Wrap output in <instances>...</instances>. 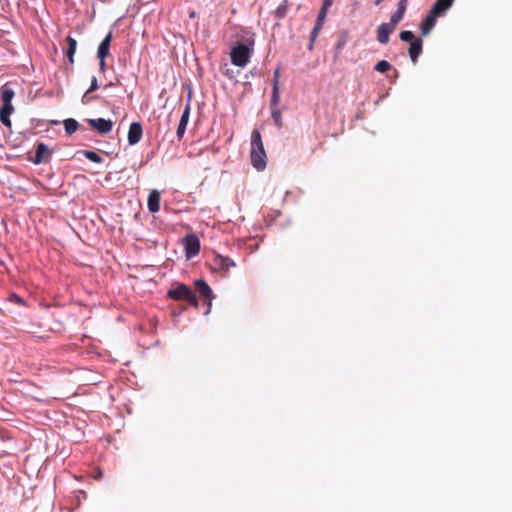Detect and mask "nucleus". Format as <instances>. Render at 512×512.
<instances>
[{"mask_svg":"<svg viewBox=\"0 0 512 512\" xmlns=\"http://www.w3.org/2000/svg\"><path fill=\"white\" fill-rule=\"evenodd\" d=\"M250 158L251 164L256 170L262 171L266 168V152L263 146L261 134L256 129L251 133Z\"/></svg>","mask_w":512,"mask_h":512,"instance_id":"1","label":"nucleus"},{"mask_svg":"<svg viewBox=\"0 0 512 512\" xmlns=\"http://www.w3.org/2000/svg\"><path fill=\"white\" fill-rule=\"evenodd\" d=\"M167 297L175 301H186L194 308H198L199 302L196 293L184 283L176 282L167 291Z\"/></svg>","mask_w":512,"mask_h":512,"instance_id":"2","label":"nucleus"},{"mask_svg":"<svg viewBox=\"0 0 512 512\" xmlns=\"http://www.w3.org/2000/svg\"><path fill=\"white\" fill-rule=\"evenodd\" d=\"M254 41L251 43H237L230 52L231 63L238 67H245L250 60L253 49L250 46H253Z\"/></svg>","mask_w":512,"mask_h":512,"instance_id":"3","label":"nucleus"},{"mask_svg":"<svg viewBox=\"0 0 512 512\" xmlns=\"http://www.w3.org/2000/svg\"><path fill=\"white\" fill-rule=\"evenodd\" d=\"M53 155V151L43 142L36 143L35 156L28 157V161L32 162L35 165H40L42 163H47L51 160Z\"/></svg>","mask_w":512,"mask_h":512,"instance_id":"4","label":"nucleus"},{"mask_svg":"<svg viewBox=\"0 0 512 512\" xmlns=\"http://www.w3.org/2000/svg\"><path fill=\"white\" fill-rule=\"evenodd\" d=\"M183 244H184V249H185V256L188 259L196 256L200 251V240L193 233L188 234L183 239Z\"/></svg>","mask_w":512,"mask_h":512,"instance_id":"5","label":"nucleus"},{"mask_svg":"<svg viewBox=\"0 0 512 512\" xmlns=\"http://www.w3.org/2000/svg\"><path fill=\"white\" fill-rule=\"evenodd\" d=\"M87 123L100 134H108L113 128V122L110 119H87Z\"/></svg>","mask_w":512,"mask_h":512,"instance_id":"6","label":"nucleus"},{"mask_svg":"<svg viewBox=\"0 0 512 512\" xmlns=\"http://www.w3.org/2000/svg\"><path fill=\"white\" fill-rule=\"evenodd\" d=\"M143 128L140 122H132L129 126L127 140L129 145H136L142 138Z\"/></svg>","mask_w":512,"mask_h":512,"instance_id":"7","label":"nucleus"},{"mask_svg":"<svg viewBox=\"0 0 512 512\" xmlns=\"http://www.w3.org/2000/svg\"><path fill=\"white\" fill-rule=\"evenodd\" d=\"M196 292L199 294L203 300H213L215 298V295L211 289V287L208 285V283L204 279H197L194 282Z\"/></svg>","mask_w":512,"mask_h":512,"instance_id":"8","label":"nucleus"},{"mask_svg":"<svg viewBox=\"0 0 512 512\" xmlns=\"http://www.w3.org/2000/svg\"><path fill=\"white\" fill-rule=\"evenodd\" d=\"M190 117V101L188 100L187 104L185 105V108L182 112L177 131L176 136L178 140H181L185 134L187 124L189 122Z\"/></svg>","mask_w":512,"mask_h":512,"instance_id":"9","label":"nucleus"},{"mask_svg":"<svg viewBox=\"0 0 512 512\" xmlns=\"http://www.w3.org/2000/svg\"><path fill=\"white\" fill-rule=\"evenodd\" d=\"M394 30L395 28L390 26L387 22L380 24L377 28V41L383 45L387 44L390 34H392Z\"/></svg>","mask_w":512,"mask_h":512,"instance_id":"10","label":"nucleus"},{"mask_svg":"<svg viewBox=\"0 0 512 512\" xmlns=\"http://www.w3.org/2000/svg\"><path fill=\"white\" fill-rule=\"evenodd\" d=\"M438 15L429 11L428 15L422 20L420 24L421 33L423 36L428 35L436 25Z\"/></svg>","mask_w":512,"mask_h":512,"instance_id":"11","label":"nucleus"},{"mask_svg":"<svg viewBox=\"0 0 512 512\" xmlns=\"http://www.w3.org/2000/svg\"><path fill=\"white\" fill-rule=\"evenodd\" d=\"M423 51V41L421 38H416L415 40L410 43V47L408 50L409 56L411 61L416 64L418 62L419 56L422 54Z\"/></svg>","mask_w":512,"mask_h":512,"instance_id":"12","label":"nucleus"},{"mask_svg":"<svg viewBox=\"0 0 512 512\" xmlns=\"http://www.w3.org/2000/svg\"><path fill=\"white\" fill-rule=\"evenodd\" d=\"M112 38V32L110 31L100 42L97 49V57L107 58L109 56Z\"/></svg>","mask_w":512,"mask_h":512,"instance_id":"13","label":"nucleus"},{"mask_svg":"<svg viewBox=\"0 0 512 512\" xmlns=\"http://www.w3.org/2000/svg\"><path fill=\"white\" fill-rule=\"evenodd\" d=\"M13 112L14 106L12 104H2L0 108V121L7 128L12 126L10 116Z\"/></svg>","mask_w":512,"mask_h":512,"instance_id":"14","label":"nucleus"},{"mask_svg":"<svg viewBox=\"0 0 512 512\" xmlns=\"http://www.w3.org/2000/svg\"><path fill=\"white\" fill-rule=\"evenodd\" d=\"M453 2L454 0H436L430 11L437 14L438 17L442 16L453 5Z\"/></svg>","mask_w":512,"mask_h":512,"instance_id":"15","label":"nucleus"},{"mask_svg":"<svg viewBox=\"0 0 512 512\" xmlns=\"http://www.w3.org/2000/svg\"><path fill=\"white\" fill-rule=\"evenodd\" d=\"M160 193L158 190H152L148 195V210L151 213H156L160 210Z\"/></svg>","mask_w":512,"mask_h":512,"instance_id":"16","label":"nucleus"},{"mask_svg":"<svg viewBox=\"0 0 512 512\" xmlns=\"http://www.w3.org/2000/svg\"><path fill=\"white\" fill-rule=\"evenodd\" d=\"M214 265L218 269L224 272H228L231 267L235 266V262L229 257L217 255L214 258Z\"/></svg>","mask_w":512,"mask_h":512,"instance_id":"17","label":"nucleus"},{"mask_svg":"<svg viewBox=\"0 0 512 512\" xmlns=\"http://www.w3.org/2000/svg\"><path fill=\"white\" fill-rule=\"evenodd\" d=\"M15 96L13 88L7 83L1 87V101L2 104H12V100Z\"/></svg>","mask_w":512,"mask_h":512,"instance_id":"18","label":"nucleus"},{"mask_svg":"<svg viewBox=\"0 0 512 512\" xmlns=\"http://www.w3.org/2000/svg\"><path fill=\"white\" fill-rule=\"evenodd\" d=\"M66 41L68 44V47L66 50V56L69 60V63L73 64L74 63V55H75L76 48H77V41L75 38H73L71 36H67Z\"/></svg>","mask_w":512,"mask_h":512,"instance_id":"19","label":"nucleus"},{"mask_svg":"<svg viewBox=\"0 0 512 512\" xmlns=\"http://www.w3.org/2000/svg\"><path fill=\"white\" fill-rule=\"evenodd\" d=\"M64 129L67 135H72L75 133L79 128L80 125L74 118H67L63 121Z\"/></svg>","mask_w":512,"mask_h":512,"instance_id":"20","label":"nucleus"},{"mask_svg":"<svg viewBox=\"0 0 512 512\" xmlns=\"http://www.w3.org/2000/svg\"><path fill=\"white\" fill-rule=\"evenodd\" d=\"M288 8H289L288 0H283L280 3V5L276 8V10L274 11L275 18L277 20L283 19L287 14Z\"/></svg>","mask_w":512,"mask_h":512,"instance_id":"21","label":"nucleus"},{"mask_svg":"<svg viewBox=\"0 0 512 512\" xmlns=\"http://www.w3.org/2000/svg\"><path fill=\"white\" fill-rule=\"evenodd\" d=\"M280 101V95H279V87L276 86V83H273L272 85V93H271V99H270V107L271 110L278 109L277 106Z\"/></svg>","mask_w":512,"mask_h":512,"instance_id":"22","label":"nucleus"},{"mask_svg":"<svg viewBox=\"0 0 512 512\" xmlns=\"http://www.w3.org/2000/svg\"><path fill=\"white\" fill-rule=\"evenodd\" d=\"M405 12L406 11L397 8V10L391 15L390 21L387 23L393 28H396L397 24L403 19Z\"/></svg>","mask_w":512,"mask_h":512,"instance_id":"23","label":"nucleus"},{"mask_svg":"<svg viewBox=\"0 0 512 512\" xmlns=\"http://www.w3.org/2000/svg\"><path fill=\"white\" fill-rule=\"evenodd\" d=\"M82 154L84 155L85 158H87L89 161H91L93 163L99 164V163L103 162V158L95 151L84 150V151H82Z\"/></svg>","mask_w":512,"mask_h":512,"instance_id":"24","label":"nucleus"},{"mask_svg":"<svg viewBox=\"0 0 512 512\" xmlns=\"http://www.w3.org/2000/svg\"><path fill=\"white\" fill-rule=\"evenodd\" d=\"M327 11H328L327 9H324L322 7L320 8L318 15H317V19L314 24V27H316V29H322L324 21L327 16Z\"/></svg>","mask_w":512,"mask_h":512,"instance_id":"25","label":"nucleus"},{"mask_svg":"<svg viewBox=\"0 0 512 512\" xmlns=\"http://www.w3.org/2000/svg\"><path fill=\"white\" fill-rule=\"evenodd\" d=\"M399 38L403 42L412 43L413 40H415L414 33L410 30H403L399 34Z\"/></svg>","mask_w":512,"mask_h":512,"instance_id":"26","label":"nucleus"},{"mask_svg":"<svg viewBox=\"0 0 512 512\" xmlns=\"http://www.w3.org/2000/svg\"><path fill=\"white\" fill-rule=\"evenodd\" d=\"M390 68H391V65H390V63H389L388 61H386V60H381V61H379V62L375 65V67H374L375 71H377V72H379V73H386L388 70H390Z\"/></svg>","mask_w":512,"mask_h":512,"instance_id":"27","label":"nucleus"},{"mask_svg":"<svg viewBox=\"0 0 512 512\" xmlns=\"http://www.w3.org/2000/svg\"><path fill=\"white\" fill-rule=\"evenodd\" d=\"M271 117L275 123V125L280 129L282 128V118H281V111L279 109H273L271 111Z\"/></svg>","mask_w":512,"mask_h":512,"instance_id":"28","label":"nucleus"},{"mask_svg":"<svg viewBox=\"0 0 512 512\" xmlns=\"http://www.w3.org/2000/svg\"><path fill=\"white\" fill-rule=\"evenodd\" d=\"M320 30L321 29H316V27H313L312 31L310 32V37H309L310 41H309V45H308L309 50L313 49V45L318 37Z\"/></svg>","mask_w":512,"mask_h":512,"instance_id":"29","label":"nucleus"},{"mask_svg":"<svg viewBox=\"0 0 512 512\" xmlns=\"http://www.w3.org/2000/svg\"><path fill=\"white\" fill-rule=\"evenodd\" d=\"M91 93H88V90H86V92L83 94L82 98H81V102L82 104L84 105H87L89 104L92 100L94 99H98V96L95 95V96H90Z\"/></svg>","mask_w":512,"mask_h":512,"instance_id":"30","label":"nucleus"},{"mask_svg":"<svg viewBox=\"0 0 512 512\" xmlns=\"http://www.w3.org/2000/svg\"><path fill=\"white\" fill-rule=\"evenodd\" d=\"M345 44H346L345 37H341V38L338 39V41H337V43L335 45L336 54L341 52V50L344 48Z\"/></svg>","mask_w":512,"mask_h":512,"instance_id":"31","label":"nucleus"},{"mask_svg":"<svg viewBox=\"0 0 512 512\" xmlns=\"http://www.w3.org/2000/svg\"><path fill=\"white\" fill-rule=\"evenodd\" d=\"M99 87L100 86L98 84L97 78L95 76H93L91 79L90 87L87 89L88 93H92V92L96 91Z\"/></svg>","mask_w":512,"mask_h":512,"instance_id":"32","label":"nucleus"},{"mask_svg":"<svg viewBox=\"0 0 512 512\" xmlns=\"http://www.w3.org/2000/svg\"><path fill=\"white\" fill-rule=\"evenodd\" d=\"M11 301L17 303V304H20V305H23L24 304V300L18 296L17 294H12L11 297H10Z\"/></svg>","mask_w":512,"mask_h":512,"instance_id":"33","label":"nucleus"},{"mask_svg":"<svg viewBox=\"0 0 512 512\" xmlns=\"http://www.w3.org/2000/svg\"><path fill=\"white\" fill-rule=\"evenodd\" d=\"M408 0H399L397 8L406 11Z\"/></svg>","mask_w":512,"mask_h":512,"instance_id":"34","label":"nucleus"},{"mask_svg":"<svg viewBox=\"0 0 512 512\" xmlns=\"http://www.w3.org/2000/svg\"><path fill=\"white\" fill-rule=\"evenodd\" d=\"M97 58L99 59V69L101 72H104L105 67H106V63H105L106 58H103V57H97Z\"/></svg>","mask_w":512,"mask_h":512,"instance_id":"35","label":"nucleus"},{"mask_svg":"<svg viewBox=\"0 0 512 512\" xmlns=\"http://www.w3.org/2000/svg\"><path fill=\"white\" fill-rule=\"evenodd\" d=\"M333 1L334 0H323L321 7L328 10L332 6Z\"/></svg>","mask_w":512,"mask_h":512,"instance_id":"36","label":"nucleus"},{"mask_svg":"<svg viewBox=\"0 0 512 512\" xmlns=\"http://www.w3.org/2000/svg\"><path fill=\"white\" fill-rule=\"evenodd\" d=\"M279 75H280V69L277 68L274 73H273V83H276V86H278V79H279Z\"/></svg>","mask_w":512,"mask_h":512,"instance_id":"37","label":"nucleus"},{"mask_svg":"<svg viewBox=\"0 0 512 512\" xmlns=\"http://www.w3.org/2000/svg\"><path fill=\"white\" fill-rule=\"evenodd\" d=\"M205 303H206V310H205L204 314L208 315L211 311L212 300H205Z\"/></svg>","mask_w":512,"mask_h":512,"instance_id":"38","label":"nucleus"},{"mask_svg":"<svg viewBox=\"0 0 512 512\" xmlns=\"http://www.w3.org/2000/svg\"><path fill=\"white\" fill-rule=\"evenodd\" d=\"M384 0H375V4L376 5H379L381 2H383Z\"/></svg>","mask_w":512,"mask_h":512,"instance_id":"39","label":"nucleus"},{"mask_svg":"<svg viewBox=\"0 0 512 512\" xmlns=\"http://www.w3.org/2000/svg\"><path fill=\"white\" fill-rule=\"evenodd\" d=\"M115 84L113 82H110L108 85H106V87H112L114 86Z\"/></svg>","mask_w":512,"mask_h":512,"instance_id":"40","label":"nucleus"},{"mask_svg":"<svg viewBox=\"0 0 512 512\" xmlns=\"http://www.w3.org/2000/svg\"><path fill=\"white\" fill-rule=\"evenodd\" d=\"M97 477H99V478L102 477V472L101 471H99V473L97 474Z\"/></svg>","mask_w":512,"mask_h":512,"instance_id":"41","label":"nucleus"},{"mask_svg":"<svg viewBox=\"0 0 512 512\" xmlns=\"http://www.w3.org/2000/svg\"><path fill=\"white\" fill-rule=\"evenodd\" d=\"M250 74H251L252 76H254V75L256 74V72H254V71H250Z\"/></svg>","mask_w":512,"mask_h":512,"instance_id":"42","label":"nucleus"},{"mask_svg":"<svg viewBox=\"0 0 512 512\" xmlns=\"http://www.w3.org/2000/svg\"><path fill=\"white\" fill-rule=\"evenodd\" d=\"M101 1H102V2H104V3H105V2H108V0H101Z\"/></svg>","mask_w":512,"mask_h":512,"instance_id":"43","label":"nucleus"}]
</instances>
